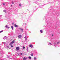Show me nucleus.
I'll return each instance as SVG.
<instances>
[{"instance_id": "obj_1", "label": "nucleus", "mask_w": 60, "mask_h": 60, "mask_svg": "<svg viewBox=\"0 0 60 60\" xmlns=\"http://www.w3.org/2000/svg\"><path fill=\"white\" fill-rule=\"evenodd\" d=\"M14 42H15V40L11 42V43H10L9 45H12L13 44V43Z\"/></svg>"}, {"instance_id": "obj_2", "label": "nucleus", "mask_w": 60, "mask_h": 60, "mask_svg": "<svg viewBox=\"0 0 60 60\" xmlns=\"http://www.w3.org/2000/svg\"><path fill=\"white\" fill-rule=\"evenodd\" d=\"M14 42H15V40L11 42V43H10L9 45H12L13 44V43Z\"/></svg>"}, {"instance_id": "obj_3", "label": "nucleus", "mask_w": 60, "mask_h": 60, "mask_svg": "<svg viewBox=\"0 0 60 60\" xmlns=\"http://www.w3.org/2000/svg\"><path fill=\"white\" fill-rule=\"evenodd\" d=\"M29 47H30V48H33V45H29Z\"/></svg>"}, {"instance_id": "obj_4", "label": "nucleus", "mask_w": 60, "mask_h": 60, "mask_svg": "<svg viewBox=\"0 0 60 60\" xmlns=\"http://www.w3.org/2000/svg\"><path fill=\"white\" fill-rule=\"evenodd\" d=\"M19 47H16V49L17 50H19Z\"/></svg>"}, {"instance_id": "obj_5", "label": "nucleus", "mask_w": 60, "mask_h": 60, "mask_svg": "<svg viewBox=\"0 0 60 60\" xmlns=\"http://www.w3.org/2000/svg\"><path fill=\"white\" fill-rule=\"evenodd\" d=\"M6 38H7V37L6 36H5L3 38V39H4V40H5V39H6Z\"/></svg>"}, {"instance_id": "obj_6", "label": "nucleus", "mask_w": 60, "mask_h": 60, "mask_svg": "<svg viewBox=\"0 0 60 60\" xmlns=\"http://www.w3.org/2000/svg\"><path fill=\"white\" fill-rule=\"evenodd\" d=\"M14 26L15 27H18V26L17 25H16V24H15Z\"/></svg>"}, {"instance_id": "obj_7", "label": "nucleus", "mask_w": 60, "mask_h": 60, "mask_svg": "<svg viewBox=\"0 0 60 60\" xmlns=\"http://www.w3.org/2000/svg\"><path fill=\"white\" fill-rule=\"evenodd\" d=\"M19 38H21V35H19L18 36Z\"/></svg>"}, {"instance_id": "obj_8", "label": "nucleus", "mask_w": 60, "mask_h": 60, "mask_svg": "<svg viewBox=\"0 0 60 60\" xmlns=\"http://www.w3.org/2000/svg\"><path fill=\"white\" fill-rule=\"evenodd\" d=\"M11 27L12 28V30H13V27L12 26H11Z\"/></svg>"}, {"instance_id": "obj_9", "label": "nucleus", "mask_w": 60, "mask_h": 60, "mask_svg": "<svg viewBox=\"0 0 60 60\" xmlns=\"http://www.w3.org/2000/svg\"><path fill=\"white\" fill-rule=\"evenodd\" d=\"M40 33H43L42 31L41 30H40Z\"/></svg>"}, {"instance_id": "obj_10", "label": "nucleus", "mask_w": 60, "mask_h": 60, "mask_svg": "<svg viewBox=\"0 0 60 60\" xmlns=\"http://www.w3.org/2000/svg\"><path fill=\"white\" fill-rule=\"evenodd\" d=\"M23 60H26V57H24L23 58Z\"/></svg>"}, {"instance_id": "obj_11", "label": "nucleus", "mask_w": 60, "mask_h": 60, "mask_svg": "<svg viewBox=\"0 0 60 60\" xmlns=\"http://www.w3.org/2000/svg\"><path fill=\"white\" fill-rule=\"evenodd\" d=\"M52 45V44H51V43H49V45Z\"/></svg>"}, {"instance_id": "obj_12", "label": "nucleus", "mask_w": 60, "mask_h": 60, "mask_svg": "<svg viewBox=\"0 0 60 60\" xmlns=\"http://www.w3.org/2000/svg\"><path fill=\"white\" fill-rule=\"evenodd\" d=\"M4 12H5V13H6V10H3Z\"/></svg>"}, {"instance_id": "obj_13", "label": "nucleus", "mask_w": 60, "mask_h": 60, "mask_svg": "<svg viewBox=\"0 0 60 60\" xmlns=\"http://www.w3.org/2000/svg\"><path fill=\"white\" fill-rule=\"evenodd\" d=\"M3 31H3V30H2L0 31V33H2V32H3Z\"/></svg>"}, {"instance_id": "obj_14", "label": "nucleus", "mask_w": 60, "mask_h": 60, "mask_svg": "<svg viewBox=\"0 0 60 60\" xmlns=\"http://www.w3.org/2000/svg\"><path fill=\"white\" fill-rule=\"evenodd\" d=\"M28 58H29V59H31V58H31V57L30 56L28 57Z\"/></svg>"}, {"instance_id": "obj_15", "label": "nucleus", "mask_w": 60, "mask_h": 60, "mask_svg": "<svg viewBox=\"0 0 60 60\" xmlns=\"http://www.w3.org/2000/svg\"><path fill=\"white\" fill-rule=\"evenodd\" d=\"M11 45V47L12 48L13 47V46L12 45Z\"/></svg>"}, {"instance_id": "obj_16", "label": "nucleus", "mask_w": 60, "mask_h": 60, "mask_svg": "<svg viewBox=\"0 0 60 60\" xmlns=\"http://www.w3.org/2000/svg\"><path fill=\"white\" fill-rule=\"evenodd\" d=\"M60 43V41H59L57 43V44H58V43Z\"/></svg>"}, {"instance_id": "obj_17", "label": "nucleus", "mask_w": 60, "mask_h": 60, "mask_svg": "<svg viewBox=\"0 0 60 60\" xmlns=\"http://www.w3.org/2000/svg\"><path fill=\"white\" fill-rule=\"evenodd\" d=\"M30 56H33V53H32L31 54H30Z\"/></svg>"}, {"instance_id": "obj_18", "label": "nucleus", "mask_w": 60, "mask_h": 60, "mask_svg": "<svg viewBox=\"0 0 60 60\" xmlns=\"http://www.w3.org/2000/svg\"><path fill=\"white\" fill-rule=\"evenodd\" d=\"M19 29L20 30H23V29H21V28H20Z\"/></svg>"}, {"instance_id": "obj_19", "label": "nucleus", "mask_w": 60, "mask_h": 60, "mask_svg": "<svg viewBox=\"0 0 60 60\" xmlns=\"http://www.w3.org/2000/svg\"><path fill=\"white\" fill-rule=\"evenodd\" d=\"M34 60H36V58L35 57H34Z\"/></svg>"}, {"instance_id": "obj_20", "label": "nucleus", "mask_w": 60, "mask_h": 60, "mask_svg": "<svg viewBox=\"0 0 60 60\" xmlns=\"http://www.w3.org/2000/svg\"><path fill=\"white\" fill-rule=\"evenodd\" d=\"M27 38V36H26L25 37H24V38Z\"/></svg>"}, {"instance_id": "obj_21", "label": "nucleus", "mask_w": 60, "mask_h": 60, "mask_svg": "<svg viewBox=\"0 0 60 60\" xmlns=\"http://www.w3.org/2000/svg\"><path fill=\"white\" fill-rule=\"evenodd\" d=\"M25 38V40H26H26H27V38Z\"/></svg>"}, {"instance_id": "obj_22", "label": "nucleus", "mask_w": 60, "mask_h": 60, "mask_svg": "<svg viewBox=\"0 0 60 60\" xmlns=\"http://www.w3.org/2000/svg\"><path fill=\"white\" fill-rule=\"evenodd\" d=\"M23 49H25V46H23Z\"/></svg>"}, {"instance_id": "obj_23", "label": "nucleus", "mask_w": 60, "mask_h": 60, "mask_svg": "<svg viewBox=\"0 0 60 60\" xmlns=\"http://www.w3.org/2000/svg\"><path fill=\"white\" fill-rule=\"evenodd\" d=\"M5 27L6 28L8 27V26H7V25H6Z\"/></svg>"}, {"instance_id": "obj_24", "label": "nucleus", "mask_w": 60, "mask_h": 60, "mask_svg": "<svg viewBox=\"0 0 60 60\" xmlns=\"http://www.w3.org/2000/svg\"><path fill=\"white\" fill-rule=\"evenodd\" d=\"M12 4H14V3H13V2L12 1Z\"/></svg>"}, {"instance_id": "obj_25", "label": "nucleus", "mask_w": 60, "mask_h": 60, "mask_svg": "<svg viewBox=\"0 0 60 60\" xmlns=\"http://www.w3.org/2000/svg\"><path fill=\"white\" fill-rule=\"evenodd\" d=\"M27 52H28V48H27V49H26Z\"/></svg>"}, {"instance_id": "obj_26", "label": "nucleus", "mask_w": 60, "mask_h": 60, "mask_svg": "<svg viewBox=\"0 0 60 60\" xmlns=\"http://www.w3.org/2000/svg\"><path fill=\"white\" fill-rule=\"evenodd\" d=\"M3 43L4 44H6V43L5 42H3Z\"/></svg>"}, {"instance_id": "obj_27", "label": "nucleus", "mask_w": 60, "mask_h": 60, "mask_svg": "<svg viewBox=\"0 0 60 60\" xmlns=\"http://www.w3.org/2000/svg\"><path fill=\"white\" fill-rule=\"evenodd\" d=\"M19 6H21V4L20 3L19 4Z\"/></svg>"}, {"instance_id": "obj_28", "label": "nucleus", "mask_w": 60, "mask_h": 60, "mask_svg": "<svg viewBox=\"0 0 60 60\" xmlns=\"http://www.w3.org/2000/svg\"><path fill=\"white\" fill-rule=\"evenodd\" d=\"M7 47H8V48H9V46H7Z\"/></svg>"}, {"instance_id": "obj_29", "label": "nucleus", "mask_w": 60, "mask_h": 60, "mask_svg": "<svg viewBox=\"0 0 60 60\" xmlns=\"http://www.w3.org/2000/svg\"><path fill=\"white\" fill-rule=\"evenodd\" d=\"M3 5H5V4H4V3L3 4Z\"/></svg>"}, {"instance_id": "obj_30", "label": "nucleus", "mask_w": 60, "mask_h": 60, "mask_svg": "<svg viewBox=\"0 0 60 60\" xmlns=\"http://www.w3.org/2000/svg\"><path fill=\"white\" fill-rule=\"evenodd\" d=\"M7 28H10V27L8 26Z\"/></svg>"}, {"instance_id": "obj_31", "label": "nucleus", "mask_w": 60, "mask_h": 60, "mask_svg": "<svg viewBox=\"0 0 60 60\" xmlns=\"http://www.w3.org/2000/svg\"><path fill=\"white\" fill-rule=\"evenodd\" d=\"M20 55H22V53H20Z\"/></svg>"}, {"instance_id": "obj_32", "label": "nucleus", "mask_w": 60, "mask_h": 60, "mask_svg": "<svg viewBox=\"0 0 60 60\" xmlns=\"http://www.w3.org/2000/svg\"><path fill=\"white\" fill-rule=\"evenodd\" d=\"M58 26H59V27H60V25H58Z\"/></svg>"}, {"instance_id": "obj_33", "label": "nucleus", "mask_w": 60, "mask_h": 60, "mask_svg": "<svg viewBox=\"0 0 60 60\" xmlns=\"http://www.w3.org/2000/svg\"><path fill=\"white\" fill-rule=\"evenodd\" d=\"M23 32V30H22V32Z\"/></svg>"}, {"instance_id": "obj_34", "label": "nucleus", "mask_w": 60, "mask_h": 60, "mask_svg": "<svg viewBox=\"0 0 60 60\" xmlns=\"http://www.w3.org/2000/svg\"><path fill=\"white\" fill-rule=\"evenodd\" d=\"M11 7H12V5H11Z\"/></svg>"}, {"instance_id": "obj_35", "label": "nucleus", "mask_w": 60, "mask_h": 60, "mask_svg": "<svg viewBox=\"0 0 60 60\" xmlns=\"http://www.w3.org/2000/svg\"><path fill=\"white\" fill-rule=\"evenodd\" d=\"M52 36H53V35H52Z\"/></svg>"}]
</instances>
